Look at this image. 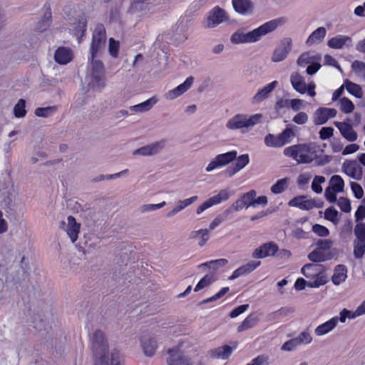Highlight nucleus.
<instances>
[{"label": "nucleus", "mask_w": 365, "mask_h": 365, "mask_svg": "<svg viewBox=\"0 0 365 365\" xmlns=\"http://www.w3.org/2000/svg\"><path fill=\"white\" fill-rule=\"evenodd\" d=\"M284 22L283 19H273L247 33H245L242 29H238L231 35L230 42L235 45L257 42L262 36L273 31Z\"/></svg>", "instance_id": "nucleus-1"}, {"label": "nucleus", "mask_w": 365, "mask_h": 365, "mask_svg": "<svg viewBox=\"0 0 365 365\" xmlns=\"http://www.w3.org/2000/svg\"><path fill=\"white\" fill-rule=\"evenodd\" d=\"M236 159L235 165L240 170H242L250 163V156L248 154H242L237 157V152L236 150H231L225 153L219 154L212 160L205 168L207 172H212L214 170L218 169L223 166L228 165Z\"/></svg>", "instance_id": "nucleus-2"}, {"label": "nucleus", "mask_w": 365, "mask_h": 365, "mask_svg": "<svg viewBox=\"0 0 365 365\" xmlns=\"http://www.w3.org/2000/svg\"><path fill=\"white\" fill-rule=\"evenodd\" d=\"M262 118L261 113L253 115L237 113L227 121L225 126L230 130H240L244 133L259 123Z\"/></svg>", "instance_id": "nucleus-3"}, {"label": "nucleus", "mask_w": 365, "mask_h": 365, "mask_svg": "<svg viewBox=\"0 0 365 365\" xmlns=\"http://www.w3.org/2000/svg\"><path fill=\"white\" fill-rule=\"evenodd\" d=\"M91 342L95 365H109L108 345L105 339L103 332L96 330L91 336Z\"/></svg>", "instance_id": "nucleus-4"}, {"label": "nucleus", "mask_w": 365, "mask_h": 365, "mask_svg": "<svg viewBox=\"0 0 365 365\" xmlns=\"http://www.w3.org/2000/svg\"><path fill=\"white\" fill-rule=\"evenodd\" d=\"M302 274L309 279L308 287L318 288L327 283L325 269L320 264H307L301 269Z\"/></svg>", "instance_id": "nucleus-5"}, {"label": "nucleus", "mask_w": 365, "mask_h": 365, "mask_svg": "<svg viewBox=\"0 0 365 365\" xmlns=\"http://www.w3.org/2000/svg\"><path fill=\"white\" fill-rule=\"evenodd\" d=\"M311 150V144L299 143L286 148L283 153L285 156L296 160L299 164H307L311 163L313 160L312 157L309 155Z\"/></svg>", "instance_id": "nucleus-6"}, {"label": "nucleus", "mask_w": 365, "mask_h": 365, "mask_svg": "<svg viewBox=\"0 0 365 365\" xmlns=\"http://www.w3.org/2000/svg\"><path fill=\"white\" fill-rule=\"evenodd\" d=\"M294 136L293 126L289 125L279 134L274 135L269 133L264 139L266 146L269 148H281L289 143L291 139Z\"/></svg>", "instance_id": "nucleus-7"}, {"label": "nucleus", "mask_w": 365, "mask_h": 365, "mask_svg": "<svg viewBox=\"0 0 365 365\" xmlns=\"http://www.w3.org/2000/svg\"><path fill=\"white\" fill-rule=\"evenodd\" d=\"M95 58L91 56V54L88 56L91 63V79L89 84L93 88L101 89L106 86L104 66L101 61L96 60Z\"/></svg>", "instance_id": "nucleus-8"}, {"label": "nucleus", "mask_w": 365, "mask_h": 365, "mask_svg": "<svg viewBox=\"0 0 365 365\" xmlns=\"http://www.w3.org/2000/svg\"><path fill=\"white\" fill-rule=\"evenodd\" d=\"M106 33L104 26L98 24L95 27L93 33L92 42L90 48L91 56L96 57L105 48Z\"/></svg>", "instance_id": "nucleus-9"}, {"label": "nucleus", "mask_w": 365, "mask_h": 365, "mask_svg": "<svg viewBox=\"0 0 365 365\" xmlns=\"http://www.w3.org/2000/svg\"><path fill=\"white\" fill-rule=\"evenodd\" d=\"M227 19L226 12L219 6H215L208 12L203 26L207 29H212L226 21Z\"/></svg>", "instance_id": "nucleus-10"}, {"label": "nucleus", "mask_w": 365, "mask_h": 365, "mask_svg": "<svg viewBox=\"0 0 365 365\" xmlns=\"http://www.w3.org/2000/svg\"><path fill=\"white\" fill-rule=\"evenodd\" d=\"M4 189L6 190L4 191L2 194H6V195L4 196L1 205L6 209L7 213L15 212L19 205V200L16 198L14 186L12 185L10 186V182L9 181Z\"/></svg>", "instance_id": "nucleus-11"}, {"label": "nucleus", "mask_w": 365, "mask_h": 365, "mask_svg": "<svg viewBox=\"0 0 365 365\" xmlns=\"http://www.w3.org/2000/svg\"><path fill=\"white\" fill-rule=\"evenodd\" d=\"M337 110L332 108L319 107L313 114V122L316 125L325 124L330 118L336 117Z\"/></svg>", "instance_id": "nucleus-12"}, {"label": "nucleus", "mask_w": 365, "mask_h": 365, "mask_svg": "<svg viewBox=\"0 0 365 365\" xmlns=\"http://www.w3.org/2000/svg\"><path fill=\"white\" fill-rule=\"evenodd\" d=\"M292 41L290 38H284L274 51L272 57V61L279 62L286 58L292 50Z\"/></svg>", "instance_id": "nucleus-13"}, {"label": "nucleus", "mask_w": 365, "mask_h": 365, "mask_svg": "<svg viewBox=\"0 0 365 365\" xmlns=\"http://www.w3.org/2000/svg\"><path fill=\"white\" fill-rule=\"evenodd\" d=\"M334 125L339 129L341 135L349 142H354L358 138V134L352 125L348 121H334Z\"/></svg>", "instance_id": "nucleus-14"}, {"label": "nucleus", "mask_w": 365, "mask_h": 365, "mask_svg": "<svg viewBox=\"0 0 365 365\" xmlns=\"http://www.w3.org/2000/svg\"><path fill=\"white\" fill-rule=\"evenodd\" d=\"M278 251L277 245L274 242H267L257 249L252 252V257L255 259H262L269 256H274Z\"/></svg>", "instance_id": "nucleus-15"}, {"label": "nucleus", "mask_w": 365, "mask_h": 365, "mask_svg": "<svg viewBox=\"0 0 365 365\" xmlns=\"http://www.w3.org/2000/svg\"><path fill=\"white\" fill-rule=\"evenodd\" d=\"M193 82L194 78L192 76L187 77L182 83L166 92L165 98L168 100H173L180 96L191 88Z\"/></svg>", "instance_id": "nucleus-16"}, {"label": "nucleus", "mask_w": 365, "mask_h": 365, "mask_svg": "<svg viewBox=\"0 0 365 365\" xmlns=\"http://www.w3.org/2000/svg\"><path fill=\"white\" fill-rule=\"evenodd\" d=\"M168 354V365H192L190 359L185 356L178 349H170Z\"/></svg>", "instance_id": "nucleus-17"}, {"label": "nucleus", "mask_w": 365, "mask_h": 365, "mask_svg": "<svg viewBox=\"0 0 365 365\" xmlns=\"http://www.w3.org/2000/svg\"><path fill=\"white\" fill-rule=\"evenodd\" d=\"M165 140L153 143L150 145L141 147L133 151L134 155L148 156L156 154L165 146Z\"/></svg>", "instance_id": "nucleus-18"}, {"label": "nucleus", "mask_w": 365, "mask_h": 365, "mask_svg": "<svg viewBox=\"0 0 365 365\" xmlns=\"http://www.w3.org/2000/svg\"><path fill=\"white\" fill-rule=\"evenodd\" d=\"M327 45L334 49H341L344 47L350 48L352 46V38L350 36L344 35H337L330 38Z\"/></svg>", "instance_id": "nucleus-19"}, {"label": "nucleus", "mask_w": 365, "mask_h": 365, "mask_svg": "<svg viewBox=\"0 0 365 365\" xmlns=\"http://www.w3.org/2000/svg\"><path fill=\"white\" fill-rule=\"evenodd\" d=\"M260 264V261H250L247 264L235 269L229 277V279L234 280L240 276L247 275L255 270Z\"/></svg>", "instance_id": "nucleus-20"}, {"label": "nucleus", "mask_w": 365, "mask_h": 365, "mask_svg": "<svg viewBox=\"0 0 365 365\" xmlns=\"http://www.w3.org/2000/svg\"><path fill=\"white\" fill-rule=\"evenodd\" d=\"M290 83L293 89L300 94H304L307 92V83L304 78L298 72H293L290 75Z\"/></svg>", "instance_id": "nucleus-21"}, {"label": "nucleus", "mask_w": 365, "mask_h": 365, "mask_svg": "<svg viewBox=\"0 0 365 365\" xmlns=\"http://www.w3.org/2000/svg\"><path fill=\"white\" fill-rule=\"evenodd\" d=\"M71 242H75L78 236L80 231V225L76 221L73 216H68L67 218V224L64 228Z\"/></svg>", "instance_id": "nucleus-22"}, {"label": "nucleus", "mask_w": 365, "mask_h": 365, "mask_svg": "<svg viewBox=\"0 0 365 365\" xmlns=\"http://www.w3.org/2000/svg\"><path fill=\"white\" fill-rule=\"evenodd\" d=\"M73 58L72 51L67 47L61 46L56 49L54 59L56 63L61 65L68 63Z\"/></svg>", "instance_id": "nucleus-23"}, {"label": "nucleus", "mask_w": 365, "mask_h": 365, "mask_svg": "<svg viewBox=\"0 0 365 365\" xmlns=\"http://www.w3.org/2000/svg\"><path fill=\"white\" fill-rule=\"evenodd\" d=\"M337 326V319L331 318L328 321L318 325L314 330V333L317 336H324L332 331Z\"/></svg>", "instance_id": "nucleus-24"}, {"label": "nucleus", "mask_w": 365, "mask_h": 365, "mask_svg": "<svg viewBox=\"0 0 365 365\" xmlns=\"http://www.w3.org/2000/svg\"><path fill=\"white\" fill-rule=\"evenodd\" d=\"M141 346L147 356H152L157 349L155 339L150 336H143L141 338Z\"/></svg>", "instance_id": "nucleus-25"}, {"label": "nucleus", "mask_w": 365, "mask_h": 365, "mask_svg": "<svg viewBox=\"0 0 365 365\" xmlns=\"http://www.w3.org/2000/svg\"><path fill=\"white\" fill-rule=\"evenodd\" d=\"M278 86V81H274L259 89L253 97L254 103H259L266 99L269 94Z\"/></svg>", "instance_id": "nucleus-26"}, {"label": "nucleus", "mask_w": 365, "mask_h": 365, "mask_svg": "<svg viewBox=\"0 0 365 365\" xmlns=\"http://www.w3.org/2000/svg\"><path fill=\"white\" fill-rule=\"evenodd\" d=\"M344 172L351 178L359 179L362 176L361 167L356 161H349L344 164Z\"/></svg>", "instance_id": "nucleus-27"}, {"label": "nucleus", "mask_w": 365, "mask_h": 365, "mask_svg": "<svg viewBox=\"0 0 365 365\" xmlns=\"http://www.w3.org/2000/svg\"><path fill=\"white\" fill-rule=\"evenodd\" d=\"M347 267L344 264H338L335 267L331 281L334 284L339 285L347 278Z\"/></svg>", "instance_id": "nucleus-28"}, {"label": "nucleus", "mask_w": 365, "mask_h": 365, "mask_svg": "<svg viewBox=\"0 0 365 365\" xmlns=\"http://www.w3.org/2000/svg\"><path fill=\"white\" fill-rule=\"evenodd\" d=\"M289 205L291 207H298L303 210H309L313 207L312 202L306 200V197L304 195L294 197L289 202Z\"/></svg>", "instance_id": "nucleus-29"}, {"label": "nucleus", "mask_w": 365, "mask_h": 365, "mask_svg": "<svg viewBox=\"0 0 365 365\" xmlns=\"http://www.w3.org/2000/svg\"><path fill=\"white\" fill-rule=\"evenodd\" d=\"M236 12L242 15H249L253 10L252 1H232Z\"/></svg>", "instance_id": "nucleus-30"}, {"label": "nucleus", "mask_w": 365, "mask_h": 365, "mask_svg": "<svg viewBox=\"0 0 365 365\" xmlns=\"http://www.w3.org/2000/svg\"><path fill=\"white\" fill-rule=\"evenodd\" d=\"M327 30L324 27H319L314 31L307 39L306 43L307 45L319 43L325 37Z\"/></svg>", "instance_id": "nucleus-31"}, {"label": "nucleus", "mask_w": 365, "mask_h": 365, "mask_svg": "<svg viewBox=\"0 0 365 365\" xmlns=\"http://www.w3.org/2000/svg\"><path fill=\"white\" fill-rule=\"evenodd\" d=\"M157 102V98L155 97H152L144 102L130 106V109L131 111L136 113L145 112L150 110Z\"/></svg>", "instance_id": "nucleus-32"}, {"label": "nucleus", "mask_w": 365, "mask_h": 365, "mask_svg": "<svg viewBox=\"0 0 365 365\" xmlns=\"http://www.w3.org/2000/svg\"><path fill=\"white\" fill-rule=\"evenodd\" d=\"M43 8L46 10L44 12V14H43V17L41 19V21H40L38 22V25L36 26V29L39 32H43L47 29V28L50 25V21H51V19L52 17V14H51V10L50 6L48 4H46L44 5Z\"/></svg>", "instance_id": "nucleus-33"}, {"label": "nucleus", "mask_w": 365, "mask_h": 365, "mask_svg": "<svg viewBox=\"0 0 365 365\" xmlns=\"http://www.w3.org/2000/svg\"><path fill=\"white\" fill-rule=\"evenodd\" d=\"M197 200V196L195 195V196H192L191 197L185 199L183 200H180L178 203V205H176L173 210H171L169 212H168L167 217H170L175 215L178 212L184 210L185 207H187L189 205H190L191 204H192Z\"/></svg>", "instance_id": "nucleus-34"}, {"label": "nucleus", "mask_w": 365, "mask_h": 365, "mask_svg": "<svg viewBox=\"0 0 365 365\" xmlns=\"http://www.w3.org/2000/svg\"><path fill=\"white\" fill-rule=\"evenodd\" d=\"M233 348L229 345H225L217 347L211 351V356L212 357L221 359H227L231 355Z\"/></svg>", "instance_id": "nucleus-35"}, {"label": "nucleus", "mask_w": 365, "mask_h": 365, "mask_svg": "<svg viewBox=\"0 0 365 365\" xmlns=\"http://www.w3.org/2000/svg\"><path fill=\"white\" fill-rule=\"evenodd\" d=\"M293 312L294 308L292 307H282L278 310L270 313L268 315V320L272 322H279L284 317H287Z\"/></svg>", "instance_id": "nucleus-36"}, {"label": "nucleus", "mask_w": 365, "mask_h": 365, "mask_svg": "<svg viewBox=\"0 0 365 365\" xmlns=\"http://www.w3.org/2000/svg\"><path fill=\"white\" fill-rule=\"evenodd\" d=\"M344 86H345L347 92L357 98H361L363 96V91L361 86L355 83L351 82L348 79L344 81Z\"/></svg>", "instance_id": "nucleus-37"}, {"label": "nucleus", "mask_w": 365, "mask_h": 365, "mask_svg": "<svg viewBox=\"0 0 365 365\" xmlns=\"http://www.w3.org/2000/svg\"><path fill=\"white\" fill-rule=\"evenodd\" d=\"M329 187L341 192L344 191V181L340 175H334L331 176L329 180Z\"/></svg>", "instance_id": "nucleus-38"}, {"label": "nucleus", "mask_w": 365, "mask_h": 365, "mask_svg": "<svg viewBox=\"0 0 365 365\" xmlns=\"http://www.w3.org/2000/svg\"><path fill=\"white\" fill-rule=\"evenodd\" d=\"M353 254L356 259H361L365 255V240L353 242Z\"/></svg>", "instance_id": "nucleus-39"}, {"label": "nucleus", "mask_w": 365, "mask_h": 365, "mask_svg": "<svg viewBox=\"0 0 365 365\" xmlns=\"http://www.w3.org/2000/svg\"><path fill=\"white\" fill-rule=\"evenodd\" d=\"M340 110L346 114L351 113L354 110V104L346 97H343L339 100Z\"/></svg>", "instance_id": "nucleus-40"}, {"label": "nucleus", "mask_w": 365, "mask_h": 365, "mask_svg": "<svg viewBox=\"0 0 365 365\" xmlns=\"http://www.w3.org/2000/svg\"><path fill=\"white\" fill-rule=\"evenodd\" d=\"M230 197V195L227 190H221L217 195H215L209 198L212 205H218L222 202L227 200Z\"/></svg>", "instance_id": "nucleus-41"}, {"label": "nucleus", "mask_w": 365, "mask_h": 365, "mask_svg": "<svg viewBox=\"0 0 365 365\" xmlns=\"http://www.w3.org/2000/svg\"><path fill=\"white\" fill-rule=\"evenodd\" d=\"M192 237H200L198 245L202 247L205 245L207 241L209 240V230L208 229H200L197 231L192 232Z\"/></svg>", "instance_id": "nucleus-42"}, {"label": "nucleus", "mask_w": 365, "mask_h": 365, "mask_svg": "<svg viewBox=\"0 0 365 365\" xmlns=\"http://www.w3.org/2000/svg\"><path fill=\"white\" fill-rule=\"evenodd\" d=\"M308 259L313 262L319 263L325 262L327 257L324 253L317 248L309 253Z\"/></svg>", "instance_id": "nucleus-43"}, {"label": "nucleus", "mask_w": 365, "mask_h": 365, "mask_svg": "<svg viewBox=\"0 0 365 365\" xmlns=\"http://www.w3.org/2000/svg\"><path fill=\"white\" fill-rule=\"evenodd\" d=\"M352 70L365 82V63L360 61H354L351 64Z\"/></svg>", "instance_id": "nucleus-44"}, {"label": "nucleus", "mask_w": 365, "mask_h": 365, "mask_svg": "<svg viewBox=\"0 0 365 365\" xmlns=\"http://www.w3.org/2000/svg\"><path fill=\"white\" fill-rule=\"evenodd\" d=\"M287 178L277 180V182L271 187L272 193L277 195L283 192L287 187Z\"/></svg>", "instance_id": "nucleus-45"}, {"label": "nucleus", "mask_w": 365, "mask_h": 365, "mask_svg": "<svg viewBox=\"0 0 365 365\" xmlns=\"http://www.w3.org/2000/svg\"><path fill=\"white\" fill-rule=\"evenodd\" d=\"M257 324V320L255 317H252L251 316H248L246 317L242 322L237 327V331L239 332L244 331L245 330H247L250 328H252L255 326Z\"/></svg>", "instance_id": "nucleus-46"}, {"label": "nucleus", "mask_w": 365, "mask_h": 365, "mask_svg": "<svg viewBox=\"0 0 365 365\" xmlns=\"http://www.w3.org/2000/svg\"><path fill=\"white\" fill-rule=\"evenodd\" d=\"M256 195L257 192L254 190H251L242 195L240 198L245 204V208H248L249 207H254V198Z\"/></svg>", "instance_id": "nucleus-47"}, {"label": "nucleus", "mask_w": 365, "mask_h": 365, "mask_svg": "<svg viewBox=\"0 0 365 365\" xmlns=\"http://www.w3.org/2000/svg\"><path fill=\"white\" fill-rule=\"evenodd\" d=\"M228 261L226 259H218L215 260H211L201 264L199 267H207L210 269H217L219 267H223L227 264Z\"/></svg>", "instance_id": "nucleus-48"}, {"label": "nucleus", "mask_w": 365, "mask_h": 365, "mask_svg": "<svg viewBox=\"0 0 365 365\" xmlns=\"http://www.w3.org/2000/svg\"><path fill=\"white\" fill-rule=\"evenodd\" d=\"M26 101L24 99H20L15 105L14 108V114L16 118H23L25 116L26 113Z\"/></svg>", "instance_id": "nucleus-49"}, {"label": "nucleus", "mask_w": 365, "mask_h": 365, "mask_svg": "<svg viewBox=\"0 0 365 365\" xmlns=\"http://www.w3.org/2000/svg\"><path fill=\"white\" fill-rule=\"evenodd\" d=\"M215 281L214 277L210 274H206L202 277L195 286L194 291L199 292L200 290L210 286Z\"/></svg>", "instance_id": "nucleus-50"}, {"label": "nucleus", "mask_w": 365, "mask_h": 365, "mask_svg": "<svg viewBox=\"0 0 365 365\" xmlns=\"http://www.w3.org/2000/svg\"><path fill=\"white\" fill-rule=\"evenodd\" d=\"M56 110V106H48L45 108H37L35 110V115L38 117L47 118L51 115Z\"/></svg>", "instance_id": "nucleus-51"}, {"label": "nucleus", "mask_w": 365, "mask_h": 365, "mask_svg": "<svg viewBox=\"0 0 365 365\" xmlns=\"http://www.w3.org/2000/svg\"><path fill=\"white\" fill-rule=\"evenodd\" d=\"M354 234L356 237L354 240H365V223L358 222L354 227Z\"/></svg>", "instance_id": "nucleus-52"}, {"label": "nucleus", "mask_w": 365, "mask_h": 365, "mask_svg": "<svg viewBox=\"0 0 365 365\" xmlns=\"http://www.w3.org/2000/svg\"><path fill=\"white\" fill-rule=\"evenodd\" d=\"M120 43L118 41L115 40L113 38H110L108 40V53L113 58H117L118 56V51Z\"/></svg>", "instance_id": "nucleus-53"}, {"label": "nucleus", "mask_w": 365, "mask_h": 365, "mask_svg": "<svg viewBox=\"0 0 365 365\" xmlns=\"http://www.w3.org/2000/svg\"><path fill=\"white\" fill-rule=\"evenodd\" d=\"M325 180L326 179L324 176L316 175L312 183V190L317 194L322 193L323 190L321 184L324 183Z\"/></svg>", "instance_id": "nucleus-54"}, {"label": "nucleus", "mask_w": 365, "mask_h": 365, "mask_svg": "<svg viewBox=\"0 0 365 365\" xmlns=\"http://www.w3.org/2000/svg\"><path fill=\"white\" fill-rule=\"evenodd\" d=\"M315 59V56H311L309 52L303 53L297 60V65L300 67H304L310 64Z\"/></svg>", "instance_id": "nucleus-55"}, {"label": "nucleus", "mask_w": 365, "mask_h": 365, "mask_svg": "<svg viewBox=\"0 0 365 365\" xmlns=\"http://www.w3.org/2000/svg\"><path fill=\"white\" fill-rule=\"evenodd\" d=\"M297 343L301 344H309L312 341V337L309 332L307 331H302L297 337H295Z\"/></svg>", "instance_id": "nucleus-56"}, {"label": "nucleus", "mask_w": 365, "mask_h": 365, "mask_svg": "<svg viewBox=\"0 0 365 365\" xmlns=\"http://www.w3.org/2000/svg\"><path fill=\"white\" fill-rule=\"evenodd\" d=\"M337 205L344 212H349L351 210L350 200L346 197H339L337 201Z\"/></svg>", "instance_id": "nucleus-57"}, {"label": "nucleus", "mask_w": 365, "mask_h": 365, "mask_svg": "<svg viewBox=\"0 0 365 365\" xmlns=\"http://www.w3.org/2000/svg\"><path fill=\"white\" fill-rule=\"evenodd\" d=\"M312 230L319 237H327L329 235V230L325 226L319 224L314 225Z\"/></svg>", "instance_id": "nucleus-58"}, {"label": "nucleus", "mask_w": 365, "mask_h": 365, "mask_svg": "<svg viewBox=\"0 0 365 365\" xmlns=\"http://www.w3.org/2000/svg\"><path fill=\"white\" fill-rule=\"evenodd\" d=\"M338 211L334 207H329L324 212V217L329 221L335 222L337 221Z\"/></svg>", "instance_id": "nucleus-59"}, {"label": "nucleus", "mask_w": 365, "mask_h": 365, "mask_svg": "<svg viewBox=\"0 0 365 365\" xmlns=\"http://www.w3.org/2000/svg\"><path fill=\"white\" fill-rule=\"evenodd\" d=\"M191 19L187 16H185L182 18H180L179 22H178V29H179L180 33H185L190 25Z\"/></svg>", "instance_id": "nucleus-60"}, {"label": "nucleus", "mask_w": 365, "mask_h": 365, "mask_svg": "<svg viewBox=\"0 0 365 365\" xmlns=\"http://www.w3.org/2000/svg\"><path fill=\"white\" fill-rule=\"evenodd\" d=\"M245 207V204L243 203L241 198L237 200L235 202L232 204V205L227 209L225 212L227 214H230L232 212H238L240 210H242L243 208Z\"/></svg>", "instance_id": "nucleus-61"}, {"label": "nucleus", "mask_w": 365, "mask_h": 365, "mask_svg": "<svg viewBox=\"0 0 365 365\" xmlns=\"http://www.w3.org/2000/svg\"><path fill=\"white\" fill-rule=\"evenodd\" d=\"M351 189L354 193V195L357 199H361L364 195V190L362 187L357 182H350Z\"/></svg>", "instance_id": "nucleus-62"}, {"label": "nucleus", "mask_w": 365, "mask_h": 365, "mask_svg": "<svg viewBox=\"0 0 365 365\" xmlns=\"http://www.w3.org/2000/svg\"><path fill=\"white\" fill-rule=\"evenodd\" d=\"M308 119V115L305 112H299L293 117L292 121L298 125H304L307 123Z\"/></svg>", "instance_id": "nucleus-63"}, {"label": "nucleus", "mask_w": 365, "mask_h": 365, "mask_svg": "<svg viewBox=\"0 0 365 365\" xmlns=\"http://www.w3.org/2000/svg\"><path fill=\"white\" fill-rule=\"evenodd\" d=\"M334 128L332 127H323L319 132V138L323 140H327L334 135Z\"/></svg>", "instance_id": "nucleus-64"}]
</instances>
